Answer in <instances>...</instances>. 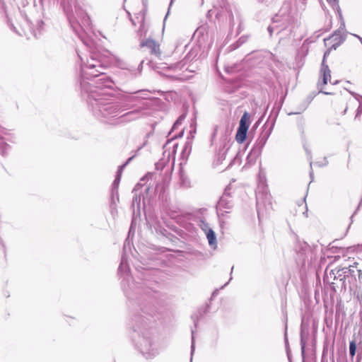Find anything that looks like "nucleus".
<instances>
[{
	"instance_id": "f257e3e1",
	"label": "nucleus",
	"mask_w": 362,
	"mask_h": 362,
	"mask_svg": "<svg viewBox=\"0 0 362 362\" xmlns=\"http://www.w3.org/2000/svg\"><path fill=\"white\" fill-rule=\"evenodd\" d=\"M362 113V105L360 100L353 96L346 100V107L343 111H334L329 118V124L332 127L344 124L349 119H359Z\"/></svg>"
},
{
	"instance_id": "f03ea898",
	"label": "nucleus",
	"mask_w": 362,
	"mask_h": 362,
	"mask_svg": "<svg viewBox=\"0 0 362 362\" xmlns=\"http://www.w3.org/2000/svg\"><path fill=\"white\" fill-rule=\"evenodd\" d=\"M329 55V52H325L323 56V59L319 71V76L317 82V88L320 93L325 95L333 94V92L329 91L327 88L328 83H332L331 81V70L329 66L326 64V59Z\"/></svg>"
},
{
	"instance_id": "7ed1b4c3",
	"label": "nucleus",
	"mask_w": 362,
	"mask_h": 362,
	"mask_svg": "<svg viewBox=\"0 0 362 362\" xmlns=\"http://www.w3.org/2000/svg\"><path fill=\"white\" fill-rule=\"evenodd\" d=\"M250 118L249 113L245 112L240 120L239 127L235 134V140L239 144H243L246 139L247 132L250 127Z\"/></svg>"
},
{
	"instance_id": "20e7f679",
	"label": "nucleus",
	"mask_w": 362,
	"mask_h": 362,
	"mask_svg": "<svg viewBox=\"0 0 362 362\" xmlns=\"http://www.w3.org/2000/svg\"><path fill=\"white\" fill-rule=\"evenodd\" d=\"M344 41V38L341 34L340 32H334L332 35L329 37H327L324 40L325 44L328 49L326 52H329L332 49H337Z\"/></svg>"
},
{
	"instance_id": "39448f33",
	"label": "nucleus",
	"mask_w": 362,
	"mask_h": 362,
	"mask_svg": "<svg viewBox=\"0 0 362 362\" xmlns=\"http://www.w3.org/2000/svg\"><path fill=\"white\" fill-rule=\"evenodd\" d=\"M351 250H352L351 247L341 245L337 240H334L328 246V250L329 252L333 253L337 252L339 254L337 256H335V258L346 257Z\"/></svg>"
},
{
	"instance_id": "423d86ee",
	"label": "nucleus",
	"mask_w": 362,
	"mask_h": 362,
	"mask_svg": "<svg viewBox=\"0 0 362 362\" xmlns=\"http://www.w3.org/2000/svg\"><path fill=\"white\" fill-rule=\"evenodd\" d=\"M141 47H147L150 50L151 54L159 57L161 54L160 44L152 39H146L140 44Z\"/></svg>"
},
{
	"instance_id": "0eeeda50",
	"label": "nucleus",
	"mask_w": 362,
	"mask_h": 362,
	"mask_svg": "<svg viewBox=\"0 0 362 362\" xmlns=\"http://www.w3.org/2000/svg\"><path fill=\"white\" fill-rule=\"evenodd\" d=\"M206 237L209 240V245H212L216 244V235L212 229L209 228L206 232Z\"/></svg>"
},
{
	"instance_id": "6e6552de",
	"label": "nucleus",
	"mask_w": 362,
	"mask_h": 362,
	"mask_svg": "<svg viewBox=\"0 0 362 362\" xmlns=\"http://www.w3.org/2000/svg\"><path fill=\"white\" fill-rule=\"evenodd\" d=\"M356 344L355 341H350L349 344V354L351 358H353L356 354Z\"/></svg>"
},
{
	"instance_id": "1a4fd4ad",
	"label": "nucleus",
	"mask_w": 362,
	"mask_h": 362,
	"mask_svg": "<svg viewBox=\"0 0 362 362\" xmlns=\"http://www.w3.org/2000/svg\"><path fill=\"white\" fill-rule=\"evenodd\" d=\"M300 206H302L303 209L305 208V205L304 204V201L302 202V204H301V205H300Z\"/></svg>"
},
{
	"instance_id": "9d476101",
	"label": "nucleus",
	"mask_w": 362,
	"mask_h": 362,
	"mask_svg": "<svg viewBox=\"0 0 362 362\" xmlns=\"http://www.w3.org/2000/svg\"><path fill=\"white\" fill-rule=\"evenodd\" d=\"M360 41H361V43H362V38H361V37H360Z\"/></svg>"
},
{
	"instance_id": "9b49d317",
	"label": "nucleus",
	"mask_w": 362,
	"mask_h": 362,
	"mask_svg": "<svg viewBox=\"0 0 362 362\" xmlns=\"http://www.w3.org/2000/svg\"><path fill=\"white\" fill-rule=\"evenodd\" d=\"M334 1H337V0H334Z\"/></svg>"
}]
</instances>
